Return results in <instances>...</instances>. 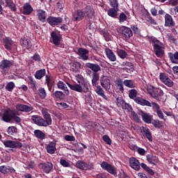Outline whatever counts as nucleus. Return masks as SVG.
Returning a JSON list of instances; mask_svg holds the SVG:
<instances>
[{
  "mask_svg": "<svg viewBox=\"0 0 178 178\" xmlns=\"http://www.w3.org/2000/svg\"><path fill=\"white\" fill-rule=\"evenodd\" d=\"M6 4L7 8H9L12 12H17V8H16V4L13 3V1L10 0Z\"/></svg>",
  "mask_w": 178,
  "mask_h": 178,
  "instance_id": "09e8293b",
  "label": "nucleus"
},
{
  "mask_svg": "<svg viewBox=\"0 0 178 178\" xmlns=\"http://www.w3.org/2000/svg\"><path fill=\"white\" fill-rule=\"evenodd\" d=\"M131 30L134 31V34H140V29L138 28V26L136 24H131Z\"/></svg>",
  "mask_w": 178,
  "mask_h": 178,
  "instance_id": "69168bd1",
  "label": "nucleus"
},
{
  "mask_svg": "<svg viewBox=\"0 0 178 178\" xmlns=\"http://www.w3.org/2000/svg\"><path fill=\"white\" fill-rule=\"evenodd\" d=\"M149 106V108L152 107L153 109L156 110V114L159 116V118L165 120V119H164L163 113L161 110V107H160L159 104H158L157 103H155V102H150V106Z\"/></svg>",
  "mask_w": 178,
  "mask_h": 178,
  "instance_id": "dca6fc26",
  "label": "nucleus"
},
{
  "mask_svg": "<svg viewBox=\"0 0 178 178\" xmlns=\"http://www.w3.org/2000/svg\"><path fill=\"white\" fill-rule=\"evenodd\" d=\"M122 109L127 110L129 112L132 111L133 108L131 104L126 103V101L124 102Z\"/></svg>",
  "mask_w": 178,
  "mask_h": 178,
  "instance_id": "0e129e2a",
  "label": "nucleus"
},
{
  "mask_svg": "<svg viewBox=\"0 0 178 178\" xmlns=\"http://www.w3.org/2000/svg\"><path fill=\"white\" fill-rule=\"evenodd\" d=\"M29 85L30 88H32V90H35L37 86V82L35 81V80L33 79V76H29Z\"/></svg>",
  "mask_w": 178,
  "mask_h": 178,
  "instance_id": "864d4df0",
  "label": "nucleus"
},
{
  "mask_svg": "<svg viewBox=\"0 0 178 178\" xmlns=\"http://www.w3.org/2000/svg\"><path fill=\"white\" fill-rule=\"evenodd\" d=\"M146 20L148 22V23H150L153 25H157V22L155 21L154 19L152 18V17L147 13L146 15Z\"/></svg>",
  "mask_w": 178,
  "mask_h": 178,
  "instance_id": "13d9d810",
  "label": "nucleus"
},
{
  "mask_svg": "<svg viewBox=\"0 0 178 178\" xmlns=\"http://www.w3.org/2000/svg\"><path fill=\"white\" fill-rule=\"evenodd\" d=\"M76 166L78 169H82V170H88V169H90V165H88L87 163L81 161H78L76 163Z\"/></svg>",
  "mask_w": 178,
  "mask_h": 178,
  "instance_id": "e433bc0d",
  "label": "nucleus"
},
{
  "mask_svg": "<svg viewBox=\"0 0 178 178\" xmlns=\"http://www.w3.org/2000/svg\"><path fill=\"white\" fill-rule=\"evenodd\" d=\"M159 78L161 81L169 88H172V86H174L173 81H172V79H170L168 74L161 72L160 73Z\"/></svg>",
  "mask_w": 178,
  "mask_h": 178,
  "instance_id": "6e6552de",
  "label": "nucleus"
},
{
  "mask_svg": "<svg viewBox=\"0 0 178 178\" xmlns=\"http://www.w3.org/2000/svg\"><path fill=\"white\" fill-rule=\"evenodd\" d=\"M102 169L106 170L108 173L113 175L114 177H118V168L115 165L110 164L106 161H102L100 164Z\"/></svg>",
  "mask_w": 178,
  "mask_h": 178,
  "instance_id": "39448f33",
  "label": "nucleus"
},
{
  "mask_svg": "<svg viewBox=\"0 0 178 178\" xmlns=\"http://www.w3.org/2000/svg\"><path fill=\"white\" fill-rule=\"evenodd\" d=\"M110 6L114 8L119 9V2L118 0H108Z\"/></svg>",
  "mask_w": 178,
  "mask_h": 178,
  "instance_id": "052dcab7",
  "label": "nucleus"
},
{
  "mask_svg": "<svg viewBox=\"0 0 178 178\" xmlns=\"http://www.w3.org/2000/svg\"><path fill=\"white\" fill-rule=\"evenodd\" d=\"M116 102H117L118 106L119 107L121 106V108H123V106H124V100L122 99V97H117Z\"/></svg>",
  "mask_w": 178,
  "mask_h": 178,
  "instance_id": "774afa93",
  "label": "nucleus"
},
{
  "mask_svg": "<svg viewBox=\"0 0 178 178\" xmlns=\"http://www.w3.org/2000/svg\"><path fill=\"white\" fill-rule=\"evenodd\" d=\"M96 94L106 99L107 97L104 94V90L100 86H96Z\"/></svg>",
  "mask_w": 178,
  "mask_h": 178,
  "instance_id": "a18cd8bd",
  "label": "nucleus"
},
{
  "mask_svg": "<svg viewBox=\"0 0 178 178\" xmlns=\"http://www.w3.org/2000/svg\"><path fill=\"white\" fill-rule=\"evenodd\" d=\"M33 10H34V9L30 3H25L23 6L22 13V15L30 16V14L33 13Z\"/></svg>",
  "mask_w": 178,
  "mask_h": 178,
  "instance_id": "b1692460",
  "label": "nucleus"
},
{
  "mask_svg": "<svg viewBox=\"0 0 178 178\" xmlns=\"http://www.w3.org/2000/svg\"><path fill=\"white\" fill-rule=\"evenodd\" d=\"M115 86L117 91L123 94L124 91V81L122 79H117L115 82Z\"/></svg>",
  "mask_w": 178,
  "mask_h": 178,
  "instance_id": "393cba45",
  "label": "nucleus"
},
{
  "mask_svg": "<svg viewBox=\"0 0 178 178\" xmlns=\"http://www.w3.org/2000/svg\"><path fill=\"white\" fill-rule=\"evenodd\" d=\"M86 14L81 11V10H78L75 11L72 14V21L73 22H80V20H83L84 19V16Z\"/></svg>",
  "mask_w": 178,
  "mask_h": 178,
  "instance_id": "412c9836",
  "label": "nucleus"
},
{
  "mask_svg": "<svg viewBox=\"0 0 178 178\" xmlns=\"http://www.w3.org/2000/svg\"><path fill=\"white\" fill-rule=\"evenodd\" d=\"M119 33L121 35V38L124 40H129L131 37L134 35V33L131 31V28L126 26H122L118 31Z\"/></svg>",
  "mask_w": 178,
  "mask_h": 178,
  "instance_id": "20e7f679",
  "label": "nucleus"
},
{
  "mask_svg": "<svg viewBox=\"0 0 178 178\" xmlns=\"http://www.w3.org/2000/svg\"><path fill=\"white\" fill-rule=\"evenodd\" d=\"M31 120L33 123L40 127H48L44 118L40 115H32Z\"/></svg>",
  "mask_w": 178,
  "mask_h": 178,
  "instance_id": "1a4fd4ad",
  "label": "nucleus"
},
{
  "mask_svg": "<svg viewBox=\"0 0 178 178\" xmlns=\"http://www.w3.org/2000/svg\"><path fill=\"white\" fill-rule=\"evenodd\" d=\"M38 95L40 99H45L47 98V91L44 88H40L38 89Z\"/></svg>",
  "mask_w": 178,
  "mask_h": 178,
  "instance_id": "8fccbe9b",
  "label": "nucleus"
},
{
  "mask_svg": "<svg viewBox=\"0 0 178 178\" xmlns=\"http://www.w3.org/2000/svg\"><path fill=\"white\" fill-rule=\"evenodd\" d=\"M102 140L106 143L108 145H111L112 140L110 139L108 135H104L102 136Z\"/></svg>",
  "mask_w": 178,
  "mask_h": 178,
  "instance_id": "e2e57ef3",
  "label": "nucleus"
},
{
  "mask_svg": "<svg viewBox=\"0 0 178 178\" xmlns=\"http://www.w3.org/2000/svg\"><path fill=\"white\" fill-rule=\"evenodd\" d=\"M138 95V91L136 89H131L129 90V97L130 99H134V101L138 104V105L145 106H150L149 101L143 99L141 97H137Z\"/></svg>",
  "mask_w": 178,
  "mask_h": 178,
  "instance_id": "f03ea898",
  "label": "nucleus"
},
{
  "mask_svg": "<svg viewBox=\"0 0 178 178\" xmlns=\"http://www.w3.org/2000/svg\"><path fill=\"white\" fill-rule=\"evenodd\" d=\"M0 172L3 175H6L8 173H15V172H16V170L13 168L10 167L9 165H8V166L1 165V166H0Z\"/></svg>",
  "mask_w": 178,
  "mask_h": 178,
  "instance_id": "7c9ffc66",
  "label": "nucleus"
},
{
  "mask_svg": "<svg viewBox=\"0 0 178 178\" xmlns=\"http://www.w3.org/2000/svg\"><path fill=\"white\" fill-rule=\"evenodd\" d=\"M99 79V74L98 72H93L92 73V79L91 80L92 85L93 86H97L98 85L97 81Z\"/></svg>",
  "mask_w": 178,
  "mask_h": 178,
  "instance_id": "c03bdc74",
  "label": "nucleus"
},
{
  "mask_svg": "<svg viewBox=\"0 0 178 178\" xmlns=\"http://www.w3.org/2000/svg\"><path fill=\"white\" fill-rule=\"evenodd\" d=\"M118 11H119V9L112 7L108 10L107 14L111 17L117 18Z\"/></svg>",
  "mask_w": 178,
  "mask_h": 178,
  "instance_id": "4c0bfd02",
  "label": "nucleus"
},
{
  "mask_svg": "<svg viewBox=\"0 0 178 178\" xmlns=\"http://www.w3.org/2000/svg\"><path fill=\"white\" fill-rule=\"evenodd\" d=\"M47 23L52 27L55 26H59L60 23H63V18L60 17L49 16L47 19Z\"/></svg>",
  "mask_w": 178,
  "mask_h": 178,
  "instance_id": "0eeeda50",
  "label": "nucleus"
},
{
  "mask_svg": "<svg viewBox=\"0 0 178 178\" xmlns=\"http://www.w3.org/2000/svg\"><path fill=\"white\" fill-rule=\"evenodd\" d=\"M164 19H165L164 26H165V27H174V26H175V22H174V19H173L172 15H170L169 14H166L164 16Z\"/></svg>",
  "mask_w": 178,
  "mask_h": 178,
  "instance_id": "4be33fe9",
  "label": "nucleus"
},
{
  "mask_svg": "<svg viewBox=\"0 0 178 178\" xmlns=\"http://www.w3.org/2000/svg\"><path fill=\"white\" fill-rule=\"evenodd\" d=\"M127 20V15H126L124 13H121V14L119 16L120 23H124V22Z\"/></svg>",
  "mask_w": 178,
  "mask_h": 178,
  "instance_id": "338daca9",
  "label": "nucleus"
},
{
  "mask_svg": "<svg viewBox=\"0 0 178 178\" xmlns=\"http://www.w3.org/2000/svg\"><path fill=\"white\" fill-rule=\"evenodd\" d=\"M60 165L63 168H70V163L65 159H60Z\"/></svg>",
  "mask_w": 178,
  "mask_h": 178,
  "instance_id": "4d7b16f0",
  "label": "nucleus"
},
{
  "mask_svg": "<svg viewBox=\"0 0 178 178\" xmlns=\"http://www.w3.org/2000/svg\"><path fill=\"white\" fill-rule=\"evenodd\" d=\"M15 108L18 112H31L33 109V106L20 104H17Z\"/></svg>",
  "mask_w": 178,
  "mask_h": 178,
  "instance_id": "5701e85b",
  "label": "nucleus"
},
{
  "mask_svg": "<svg viewBox=\"0 0 178 178\" xmlns=\"http://www.w3.org/2000/svg\"><path fill=\"white\" fill-rule=\"evenodd\" d=\"M53 98H56V99H63L65 98V94L62 91H55L52 95Z\"/></svg>",
  "mask_w": 178,
  "mask_h": 178,
  "instance_id": "de8ad7c7",
  "label": "nucleus"
},
{
  "mask_svg": "<svg viewBox=\"0 0 178 178\" xmlns=\"http://www.w3.org/2000/svg\"><path fill=\"white\" fill-rule=\"evenodd\" d=\"M13 112L14 110L10 109L5 111L1 117V120L6 123H10L13 117Z\"/></svg>",
  "mask_w": 178,
  "mask_h": 178,
  "instance_id": "9d476101",
  "label": "nucleus"
},
{
  "mask_svg": "<svg viewBox=\"0 0 178 178\" xmlns=\"http://www.w3.org/2000/svg\"><path fill=\"white\" fill-rule=\"evenodd\" d=\"M13 65L12 61L7 59L1 60L0 63V69L4 71V73H8L10 67Z\"/></svg>",
  "mask_w": 178,
  "mask_h": 178,
  "instance_id": "2eb2a0df",
  "label": "nucleus"
},
{
  "mask_svg": "<svg viewBox=\"0 0 178 178\" xmlns=\"http://www.w3.org/2000/svg\"><path fill=\"white\" fill-rule=\"evenodd\" d=\"M129 165L131 167L132 169L139 171L140 169V164L139 161L136 157H131L129 160Z\"/></svg>",
  "mask_w": 178,
  "mask_h": 178,
  "instance_id": "6ab92c4d",
  "label": "nucleus"
},
{
  "mask_svg": "<svg viewBox=\"0 0 178 178\" xmlns=\"http://www.w3.org/2000/svg\"><path fill=\"white\" fill-rule=\"evenodd\" d=\"M90 69L96 73L101 71V67L99 65H97V63H90Z\"/></svg>",
  "mask_w": 178,
  "mask_h": 178,
  "instance_id": "603ef678",
  "label": "nucleus"
},
{
  "mask_svg": "<svg viewBox=\"0 0 178 178\" xmlns=\"http://www.w3.org/2000/svg\"><path fill=\"white\" fill-rule=\"evenodd\" d=\"M19 42L23 48H26V49H28L29 51L31 49V47H33V45L31 44V41H30V40L24 38H21Z\"/></svg>",
  "mask_w": 178,
  "mask_h": 178,
  "instance_id": "c756f323",
  "label": "nucleus"
},
{
  "mask_svg": "<svg viewBox=\"0 0 178 178\" xmlns=\"http://www.w3.org/2000/svg\"><path fill=\"white\" fill-rule=\"evenodd\" d=\"M100 84L103 88L106 90V91H108L109 89H111V80L109 79V77L106 76H102L100 77Z\"/></svg>",
  "mask_w": 178,
  "mask_h": 178,
  "instance_id": "9b49d317",
  "label": "nucleus"
},
{
  "mask_svg": "<svg viewBox=\"0 0 178 178\" xmlns=\"http://www.w3.org/2000/svg\"><path fill=\"white\" fill-rule=\"evenodd\" d=\"M146 160L149 163L153 164L154 165H155V164L158 163L159 162L158 157L156 156V155H153V154H147L146 156Z\"/></svg>",
  "mask_w": 178,
  "mask_h": 178,
  "instance_id": "72a5a7b5",
  "label": "nucleus"
},
{
  "mask_svg": "<svg viewBox=\"0 0 178 178\" xmlns=\"http://www.w3.org/2000/svg\"><path fill=\"white\" fill-rule=\"evenodd\" d=\"M153 45V52L157 58H162L165 55V47L162 42L156 38L150 39Z\"/></svg>",
  "mask_w": 178,
  "mask_h": 178,
  "instance_id": "f257e3e1",
  "label": "nucleus"
},
{
  "mask_svg": "<svg viewBox=\"0 0 178 178\" xmlns=\"http://www.w3.org/2000/svg\"><path fill=\"white\" fill-rule=\"evenodd\" d=\"M104 53L110 61L115 62L117 60V57L115 55V53L113 52L112 49H111L109 48H106L104 49Z\"/></svg>",
  "mask_w": 178,
  "mask_h": 178,
  "instance_id": "bb28decb",
  "label": "nucleus"
},
{
  "mask_svg": "<svg viewBox=\"0 0 178 178\" xmlns=\"http://www.w3.org/2000/svg\"><path fill=\"white\" fill-rule=\"evenodd\" d=\"M42 113L46 124L47 126H51V124H52V118H51V114H49L47 110L42 111Z\"/></svg>",
  "mask_w": 178,
  "mask_h": 178,
  "instance_id": "a878e982",
  "label": "nucleus"
},
{
  "mask_svg": "<svg viewBox=\"0 0 178 178\" xmlns=\"http://www.w3.org/2000/svg\"><path fill=\"white\" fill-rule=\"evenodd\" d=\"M67 84L70 90H72V91H76V92H83V91H84V86L81 87V85H79L77 83L72 85L68 83Z\"/></svg>",
  "mask_w": 178,
  "mask_h": 178,
  "instance_id": "2f4dec72",
  "label": "nucleus"
},
{
  "mask_svg": "<svg viewBox=\"0 0 178 178\" xmlns=\"http://www.w3.org/2000/svg\"><path fill=\"white\" fill-rule=\"evenodd\" d=\"M147 93L158 102H161L162 96H163V90L154 86L147 88Z\"/></svg>",
  "mask_w": 178,
  "mask_h": 178,
  "instance_id": "7ed1b4c3",
  "label": "nucleus"
},
{
  "mask_svg": "<svg viewBox=\"0 0 178 178\" xmlns=\"http://www.w3.org/2000/svg\"><path fill=\"white\" fill-rule=\"evenodd\" d=\"M168 57L170 58V60L173 64H178V51L174 53L169 52L168 53Z\"/></svg>",
  "mask_w": 178,
  "mask_h": 178,
  "instance_id": "c9c22d12",
  "label": "nucleus"
},
{
  "mask_svg": "<svg viewBox=\"0 0 178 178\" xmlns=\"http://www.w3.org/2000/svg\"><path fill=\"white\" fill-rule=\"evenodd\" d=\"M4 42V47L7 51H11L12 48L13 47V40L9 37H6L3 39Z\"/></svg>",
  "mask_w": 178,
  "mask_h": 178,
  "instance_id": "c85d7f7f",
  "label": "nucleus"
},
{
  "mask_svg": "<svg viewBox=\"0 0 178 178\" xmlns=\"http://www.w3.org/2000/svg\"><path fill=\"white\" fill-rule=\"evenodd\" d=\"M3 145L6 148H22L23 147V144L17 140H6L3 142Z\"/></svg>",
  "mask_w": 178,
  "mask_h": 178,
  "instance_id": "423d86ee",
  "label": "nucleus"
},
{
  "mask_svg": "<svg viewBox=\"0 0 178 178\" xmlns=\"http://www.w3.org/2000/svg\"><path fill=\"white\" fill-rule=\"evenodd\" d=\"M34 134L37 138L39 140H44L45 138V134L42 132V131L36 129L34 131Z\"/></svg>",
  "mask_w": 178,
  "mask_h": 178,
  "instance_id": "49530a36",
  "label": "nucleus"
},
{
  "mask_svg": "<svg viewBox=\"0 0 178 178\" xmlns=\"http://www.w3.org/2000/svg\"><path fill=\"white\" fill-rule=\"evenodd\" d=\"M124 85L129 88H135L136 83L134 80L126 79L124 81Z\"/></svg>",
  "mask_w": 178,
  "mask_h": 178,
  "instance_id": "37998d69",
  "label": "nucleus"
},
{
  "mask_svg": "<svg viewBox=\"0 0 178 178\" xmlns=\"http://www.w3.org/2000/svg\"><path fill=\"white\" fill-rule=\"evenodd\" d=\"M117 54L121 58H126L128 55L125 50L119 49H117Z\"/></svg>",
  "mask_w": 178,
  "mask_h": 178,
  "instance_id": "5fc2aeb1",
  "label": "nucleus"
},
{
  "mask_svg": "<svg viewBox=\"0 0 178 178\" xmlns=\"http://www.w3.org/2000/svg\"><path fill=\"white\" fill-rule=\"evenodd\" d=\"M138 113L142 117V120L147 124L152 123V115H150L148 113H145L143 110H138Z\"/></svg>",
  "mask_w": 178,
  "mask_h": 178,
  "instance_id": "f8f14e48",
  "label": "nucleus"
},
{
  "mask_svg": "<svg viewBox=\"0 0 178 178\" xmlns=\"http://www.w3.org/2000/svg\"><path fill=\"white\" fill-rule=\"evenodd\" d=\"M75 78L77 83H79V84H82V86H83V92H88V91H90V89L88 88L89 83L84 81V77H83L81 74H76L75 76Z\"/></svg>",
  "mask_w": 178,
  "mask_h": 178,
  "instance_id": "ddd939ff",
  "label": "nucleus"
},
{
  "mask_svg": "<svg viewBox=\"0 0 178 178\" xmlns=\"http://www.w3.org/2000/svg\"><path fill=\"white\" fill-rule=\"evenodd\" d=\"M15 87V83L13 81H11L7 83V85L6 86V90H7V91H9L10 92H12Z\"/></svg>",
  "mask_w": 178,
  "mask_h": 178,
  "instance_id": "6e6d98bb",
  "label": "nucleus"
},
{
  "mask_svg": "<svg viewBox=\"0 0 178 178\" xmlns=\"http://www.w3.org/2000/svg\"><path fill=\"white\" fill-rule=\"evenodd\" d=\"M140 130V133L145 138L149 140V142H152V134L148 127H142Z\"/></svg>",
  "mask_w": 178,
  "mask_h": 178,
  "instance_id": "aec40b11",
  "label": "nucleus"
},
{
  "mask_svg": "<svg viewBox=\"0 0 178 178\" xmlns=\"http://www.w3.org/2000/svg\"><path fill=\"white\" fill-rule=\"evenodd\" d=\"M140 166L142 167V169L145 170L146 172L149 174L151 176H154V175H155V172L153 170H152V168L148 167V165H147V164H145V163H140Z\"/></svg>",
  "mask_w": 178,
  "mask_h": 178,
  "instance_id": "a19ab883",
  "label": "nucleus"
},
{
  "mask_svg": "<svg viewBox=\"0 0 178 178\" xmlns=\"http://www.w3.org/2000/svg\"><path fill=\"white\" fill-rule=\"evenodd\" d=\"M45 74H47V70H45V69H41V70H37L35 72L34 77L37 80H41V79H42V77H44Z\"/></svg>",
  "mask_w": 178,
  "mask_h": 178,
  "instance_id": "f704fd0d",
  "label": "nucleus"
},
{
  "mask_svg": "<svg viewBox=\"0 0 178 178\" xmlns=\"http://www.w3.org/2000/svg\"><path fill=\"white\" fill-rule=\"evenodd\" d=\"M8 134H10L11 136H13L15 133H17V128L14 126L9 127L7 129Z\"/></svg>",
  "mask_w": 178,
  "mask_h": 178,
  "instance_id": "bf43d9fd",
  "label": "nucleus"
},
{
  "mask_svg": "<svg viewBox=\"0 0 178 178\" xmlns=\"http://www.w3.org/2000/svg\"><path fill=\"white\" fill-rule=\"evenodd\" d=\"M51 38L52 44L56 45V47H59L60 45V41H62V35H60V34L58 35L56 32L52 31L51 33Z\"/></svg>",
  "mask_w": 178,
  "mask_h": 178,
  "instance_id": "4468645a",
  "label": "nucleus"
},
{
  "mask_svg": "<svg viewBox=\"0 0 178 178\" xmlns=\"http://www.w3.org/2000/svg\"><path fill=\"white\" fill-rule=\"evenodd\" d=\"M39 168H40V169H42V170L44 173L48 174V173H51V172H52L54 165L52 164V163L47 162V163H43L39 164Z\"/></svg>",
  "mask_w": 178,
  "mask_h": 178,
  "instance_id": "f3484780",
  "label": "nucleus"
},
{
  "mask_svg": "<svg viewBox=\"0 0 178 178\" xmlns=\"http://www.w3.org/2000/svg\"><path fill=\"white\" fill-rule=\"evenodd\" d=\"M122 65L126 66V68L128 69L129 70H134V65L131 62H127V61L123 62Z\"/></svg>",
  "mask_w": 178,
  "mask_h": 178,
  "instance_id": "680f3d73",
  "label": "nucleus"
},
{
  "mask_svg": "<svg viewBox=\"0 0 178 178\" xmlns=\"http://www.w3.org/2000/svg\"><path fill=\"white\" fill-rule=\"evenodd\" d=\"M12 120H14V122H15L17 124H19V126H22V118L17 116V111L16 110H14Z\"/></svg>",
  "mask_w": 178,
  "mask_h": 178,
  "instance_id": "79ce46f5",
  "label": "nucleus"
},
{
  "mask_svg": "<svg viewBox=\"0 0 178 178\" xmlns=\"http://www.w3.org/2000/svg\"><path fill=\"white\" fill-rule=\"evenodd\" d=\"M76 54L81 56L83 60H87L88 59V56H87V54H88V50L86 49L79 48Z\"/></svg>",
  "mask_w": 178,
  "mask_h": 178,
  "instance_id": "473e14b6",
  "label": "nucleus"
},
{
  "mask_svg": "<svg viewBox=\"0 0 178 178\" xmlns=\"http://www.w3.org/2000/svg\"><path fill=\"white\" fill-rule=\"evenodd\" d=\"M57 87L59 90H63V91H65V94L67 95H69V89H67V86L63 83L62 81H59L57 83Z\"/></svg>",
  "mask_w": 178,
  "mask_h": 178,
  "instance_id": "ea45409f",
  "label": "nucleus"
},
{
  "mask_svg": "<svg viewBox=\"0 0 178 178\" xmlns=\"http://www.w3.org/2000/svg\"><path fill=\"white\" fill-rule=\"evenodd\" d=\"M152 124L156 127V129H161L163 127V122L159 120H154L152 122Z\"/></svg>",
  "mask_w": 178,
  "mask_h": 178,
  "instance_id": "3c124183",
  "label": "nucleus"
},
{
  "mask_svg": "<svg viewBox=\"0 0 178 178\" xmlns=\"http://www.w3.org/2000/svg\"><path fill=\"white\" fill-rule=\"evenodd\" d=\"M36 15L39 22L41 23H45L47 22V11L39 8L36 10Z\"/></svg>",
  "mask_w": 178,
  "mask_h": 178,
  "instance_id": "a211bd4d",
  "label": "nucleus"
},
{
  "mask_svg": "<svg viewBox=\"0 0 178 178\" xmlns=\"http://www.w3.org/2000/svg\"><path fill=\"white\" fill-rule=\"evenodd\" d=\"M80 69H81V64L79 62H75L71 65L70 70L73 72V73H79Z\"/></svg>",
  "mask_w": 178,
  "mask_h": 178,
  "instance_id": "58836bf2",
  "label": "nucleus"
},
{
  "mask_svg": "<svg viewBox=\"0 0 178 178\" xmlns=\"http://www.w3.org/2000/svg\"><path fill=\"white\" fill-rule=\"evenodd\" d=\"M46 151L48 154H55L56 152V142H50L46 147Z\"/></svg>",
  "mask_w": 178,
  "mask_h": 178,
  "instance_id": "cd10ccee",
  "label": "nucleus"
}]
</instances>
